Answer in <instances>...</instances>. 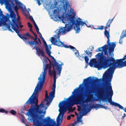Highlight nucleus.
I'll use <instances>...</instances> for the list:
<instances>
[{
	"mask_svg": "<svg viewBox=\"0 0 126 126\" xmlns=\"http://www.w3.org/2000/svg\"><path fill=\"white\" fill-rule=\"evenodd\" d=\"M97 58V61H96V58L91 59L89 63V65L91 67L93 66L98 70L109 68L105 73L103 78L105 82L101 87L99 91L100 93L93 94L97 91L96 87L89 85L88 84L92 82L94 84L99 83L101 79H99L96 78L95 79H93L91 77L84 79L82 83L80 84L78 87L74 89L72 92V94H113V92L111 84L112 75H109V73H113L116 68L109 62L110 60L107 58L106 56L103 55L102 52L99 53L95 55Z\"/></svg>",
	"mask_w": 126,
	"mask_h": 126,
	"instance_id": "nucleus-1",
	"label": "nucleus"
},
{
	"mask_svg": "<svg viewBox=\"0 0 126 126\" xmlns=\"http://www.w3.org/2000/svg\"><path fill=\"white\" fill-rule=\"evenodd\" d=\"M38 95H32L30 98V103L31 104H35V105H32L29 108L27 113V115L30 116L32 119L33 122L34 123L37 122L39 123L40 120L43 118L46 113V111H43L41 109H44L45 108V109L47 108L45 107L44 104V100L42 101L41 104L38 105V100L37 98L33 99H31V97L33 96Z\"/></svg>",
	"mask_w": 126,
	"mask_h": 126,
	"instance_id": "nucleus-2",
	"label": "nucleus"
},
{
	"mask_svg": "<svg viewBox=\"0 0 126 126\" xmlns=\"http://www.w3.org/2000/svg\"><path fill=\"white\" fill-rule=\"evenodd\" d=\"M75 16V13H71L70 11L68 13L66 14L65 19L64 18L62 20V22L64 23L66 22V21L68 22V23H66L65 25V27H67V30L68 32H69L73 27L75 29V27L76 26L77 28L76 32L79 33L80 31V25L82 27L84 24L88 27H91L90 25L88 26L85 22L82 21V19L80 17H78L76 19Z\"/></svg>",
	"mask_w": 126,
	"mask_h": 126,
	"instance_id": "nucleus-3",
	"label": "nucleus"
},
{
	"mask_svg": "<svg viewBox=\"0 0 126 126\" xmlns=\"http://www.w3.org/2000/svg\"><path fill=\"white\" fill-rule=\"evenodd\" d=\"M109 43L110 44H111V45L110 46L108 44L109 46L108 52V48L107 45L106 44L102 47V51L104 52L103 55L105 56L107 58H109L110 59L109 62L115 68H120L124 67L123 58L122 59L115 60L113 57L114 55L113 52L116 46L115 43L113 42L112 43L110 42Z\"/></svg>",
	"mask_w": 126,
	"mask_h": 126,
	"instance_id": "nucleus-4",
	"label": "nucleus"
},
{
	"mask_svg": "<svg viewBox=\"0 0 126 126\" xmlns=\"http://www.w3.org/2000/svg\"><path fill=\"white\" fill-rule=\"evenodd\" d=\"M66 27L61 28L59 29H57L56 32L58 31V32L56 34L54 35L53 37H51L50 41L54 45L58 46L60 47H64L66 48H69L70 49H72L74 51H76L75 53V55H76L77 53L79 55V52L78 50H76L75 47L71 46H68L67 45L64 44L60 40V37L61 34L63 35L65 34L66 32H68L67 31V28L66 29L65 28Z\"/></svg>",
	"mask_w": 126,
	"mask_h": 126,
	"instance_id": "nucleus-5",
	"label": "nucleus"
},
{
	"mask_svg": "<svg viewBox=\"0 0 126 126\" xmlns=\"http://www.w3.org/2000/svg\"><path fill=\"white\" fill-rule=\"evenodd\" d=\"M85 96L84 95H71L67 99L68 101L63 100L61 102L68 108H71L72 101L76 104H84Z\"/></svg>",
	"mask_w": 126,
	"mask_h": 126,
	"instance_id": "nucleus-6",
	"label": "nucleus"
},
{
	"mask_svg": "<svg viewBox=\"0 0 126 126\" xmlns=\"http://www.w3.org/2000/svg\"><path fill=\"white\" fill-rule=\"evenodd\" d=\"M48 65V64H47L46 65L45 69L44 70V72L43 73L42 77V75L41 74L40 77L38 78V82L32 94H39L41 92L45 81L46 75V71L47 69Z\"/></svg>",
	"mask_w": 126,
	"mask_h": 126,
	"instance_id": "nucleus-7",
	"label": "nucleus"
},
{
	"mask_svg": "<svg viewBox=\"0 0 126 126\" xmlns=\"http://www.w3.org/2000/svg\"><path fill=\"white\" fill-rule=\"evenodd\" d=\"M10 15V14L8 13L6 14V16L4 15L3 14L2 11L0 9V27L2 26L3 24L2 29L3 30H8L12 32H14L11 29L10 25H8L6 23V22L9 21Z\"/></svg>",
	"mask_w": 126,
	"mask_h": 126,
	"instance_id": "nucleus-8",
	"label": "nucleus"
},
{
	"mask_svg": "<svg viewBox=\"0 0 126 126\" xmlns=\"http://www.w3.org/2000/svg\"><path fill=\"white\" fill-rule=\"evenodd\" d=\"M9 16V21H8L10 23L8 25H10V27L11 25H15L16 28H19V24H18L17 22L19 21V17L16 18V14L13 11H11Z\"/></svg>",
	"mask_w": 126,
	"mask_h": 126,
	"instance_id": "nucleus-9",
	"label": "nucleus"
},
{
	"mask_svg": "<svg viewBox=\"0 0 126 126\" xmlns=\"http://www.w3.org/2000/svg\"><path fill=\"white\" fill-rule=\"evenodd\" d=\"M59 106L60 108L59 110L60 113L57 118V124L60 125L63 120V116L66 111L67 108L61 102L59 104Z\"/></svg>",
	"mask_w": 126,
	"mask_h": 126,
	"instance_id": "nucleus-10",
	"label": "nucleus"
},
{
	"mask_svg": "<svg viewBox=\"0 0 126 126\" xmlns=\"http://www.w3.org/2000/svg\"><path fill=\"white\" fill-rule=\"evenodd\" d=\"M101 96L102 97V99L101 100H100V101H102L105 102L107 101L110 103V104L115 107H117L121 109H123L124 108L123 107L120 105L119 104L116 102H115L112 101V97L113 95H102Z\"/></svg>",
	"mask_w": 126,
	"mask_h": 126,
	"instance_id": "nucleus-11",
	"label": "nucleus"
},
{
	"mask_svg": "<svg viewBox=\"0 0 126 126\" xmlns=\"http://www.w3.org/2000/svg\"><path fill=\"white\" fill-rule=\"evenodd\" d=\"M84 104H88V102L93 101H99L102 99V97L100 95H84Z\"/></svg>",
	"mask_w": 126,
	"mask_h": 126,
	"instance_id": "nucleus-12",
	"label": "nucleus"
},
{
	"mask_svg": "<svg viewBox=\"0 0 126 126\" xmlns=\"http://www.w3.org/2000/svg\"><path fill=\"white\" fill-rule=\"evenodd\" d=\"M35 49L36 50V54L39 56H41L43 57H46L49 62L50 64L51 65V61L45 55L44 52L43 50L42 47L40 48L38 46H35L32 49Z\"/></svg>",
	"mask_w": 126,
	"mask_h": 126,
	"instance_id": "nucleus-13",
	"label": "nucleus"
},
{
	"mask_svg": "<svg viewBox=\"0 0 126 126\" xmlns=\"http://www.w3.org/2000/svg\"><path fill=\"white\" fill-rule=\"evenodd\" d=\"M63 65V63H62L60 64H57V66H54L53 67V66H52L53 69L52 71H51L50 73H49V75L50 76L52 75L53 77L56 76L55 71V70H56L58 71V75L60 76L62 69V66Z\"/></svg>",
	"mask_w": 126,
	"mask_h": 126,
	"instance_id": "nucleus-14",
	"label": "nucleus"
},
{
	"mask_svg": "<svg viewBox=\"0 0 126 126\" xmlns=\"http://www.w3.org/2000/svg\"><path fill=\"white\" fill-rule=\"evenodd\" d=\"M82 105V107L79 106H78L77 110L78 111H83L84 112L83 115H85L86 114L91 111L90 108L87 109V107L88 106V104H84L81 105Z\"/></svg>",
	"mask_w": 126,
	"mask_h": 126,
	"instance_id": "nucleus-15",
	"label": "nucleus"
},
{
	"mask_svg": "<svg viewBox=\"0 0 126 126\" xmlns=\"http://www.w3.org/2000/svg\"><path fill=\"white\" fill-rule=\"evenodd\" d=\"M12 27V29L17 34V35L24 41H26L28 39V38L25 37V34H19V31L18 30L19 28H17L15 25H11Z\"/></svg>",
	"mask_w": 126,
	"mask_h": 126,
	"instance_id": "nucleus-16",
	"label": "nucleus"
},
{
	"mask_svg": "<svg viewBox=\"0 0 126 126\" xmlns=\"http://www.w3.org/2000/svg\"><path fill=\"white\" fill-rule=\"evenodd\" d=\"M11 0H0V3L1 5L4 4L6 9L9 10L11 8V5L9 3Z\"/></svg>",
	"mask_w": 126,
	"mask_h": 126,
	"instance_id": "nucleus-17",
	"label": "nucleus"
},
{
	"mask_svg": "<svg viewBox=\"0 0 126 126\" xmlns=\"http://www.w3.org/2000/svg\"><path fill=\"white\" fill-rule=\"evenodd\" d=\"M45 95V98L44 99V102H47L45 104L46 105H48L49 104V101H51L53 98L55 96V95Z\"/></svg>",
	"mask_w": 126,
	"mask_h": 126,
	"instance_id": "nucleus-18",
	"label": "nucleus"
},
{
	"mask_svg": "<svg viewBox=\"0 0 126 126\" xmlns=\"http://www.w3.org/2000/svg\"><path fill=\"white\" fill-rule=\"evenodd\" d=\"M110 29L109 28L108 31H105L104 32V34L105 36L107 37V38L108 39L107 43V44H108L109 46H110L111 45V44H110L109 43V42H110Z\"/></svg>",
	"mask_w": 126,
	"mask_h": 126,
	"instance_id": "nucleus-19",
	"label": "nucleus"
},
{
	"mask_svg": "<svg viewBox=\"0 0 126 126\" xmlns=\"http://www.w3.org/2000/svg\"><path fill=\"white\" fill-rule=\"evenodd\" d=\"M15 2L16 4H17L19 6V8L21 9L22 11H25V10H26L27 11V10L25 6H24V8H23V5L20 2L16 0L15 1Z\"/></svg>",
	"mask_w": 126,
	"mask_h": 126,
	"instance_id": "nucleus-20",
	"label": "nucleus"
},
{
	"mask_svg": "<svg viewBox=\"0 0 126 126\" xmlns=\"http://www.w3.org/2000/svg\"><path fill=\"white\" fill-rule=\"evenodd\" d=\"M52 86V91L49 93V94H55L56 88V83H53Z\"/></svg>",
	"mask_w": 126,
	"mask_h": 126,
	"instance_id": "nucleus-21",
	"label": "nucleus"
},
{
	"mask_svg": "<svg viewBox=\"0 0 126 126\" xmlns=\"http://www.w3.org/2000/svg\"><path fill=\"white\" fill-rule=\"evenodd\" d=\"M49 56L51 57V59H53V60L54 61V62L52 63V66H53V67L55 66H57V64H59L56 61L55 59H54L53 57L51 55V54L49 55Z\"/></svg>",
	"mask_w": 126,
	"mask_h": 126,
	"instance_id": "nucleus-22",
	"label": "nucleus"
},
{
	"mask_svg": "<svg viewBox=\"0 0 126 126\" xmlns=\"http://www.w3.org/2000/svg\"><path fill=\"white\" fill-rule=\"evenodd\" d=\"M70 6L68 2H66L65 4L63 5V8L65 12L66 11L67 9H69Z\"/></svg>",
	"mask_w": 126,
	"mask_h": 126,
	"instance_id": "nucleus-23",
	"label": "nucleus"
},
{
	"mask_svg": "<svg viewBox=\"0 0 126 126\" xmlns=\"http://www.w3.org/2000/svg\"><path fill=\"white\" fill-rule=\"evenodd\" d=\"M113 19L114 18H113L111 19H109L106 25L108 26L109 28L110 27V24L113 21Z\"/></svg>",
	"mask_w": 126,
	"mask_h": 126,
	"instance_id": "nucleus-24",
	"label": "nucleus"
},
{
	"mask_svg": "<svg viewBox=\"0 0 126 126\" xmlns=\"http://www.w3.org/2000/svg\"><path fill=\"white\" fill-rule=\"evenodd\" d=\"M84 52L90 58L91 57L92 55V52H90V51H88L87 50H86V51H85Z\"/></svg>",
	"mask_w": 126,
	"mask_h": 126,
	"instance_id": "nucleus-25",
	"label": "nucleus"
},
{
	"mask_svg": "<svg viewBox=\"0 0 126 126\" xmlns=\"http://www.w3.org/2000/svg\"><path fill=\"white\" fill-rule=\"evenodd\" d=\"M82 113V112H79V114L80 115V117H79L78 116H77V121L79 122H80L81 121L80 120L82 117L83 116L81 114Z\"/></svg>",
	"mask_w": 126,
	"mask_h": 126,
	"instance_id": "nucleus-26",
	"label": "nucleus"
},
{
	"mask_svg": "<svg viewBox=\"0 0 126 126\" xmlns=\"http://www.w3.org/2000/svg\"><path fill=\"white\" fill-rule=\"evenodd\" d=\"M26 41H27V40H26V44H27L28 43L30 44V45H31V46H32L34 45V43H35L34 41H30L27 42Z\"/></svg>",
	"mask_w": 126,
	"mask_h": 126,
	"instance_id": "nucleus-27",
	"label": "nucleus"
},
{
	"mask_svg": "<svg viewBox=\"0 0 126 126\" xmlns=\"http://www.w3.org/2000/svg\"><path fill=\"white\" fill-rule=\"evenodd\" d=\"M25 37L26 36H28V38H30L31 40H33L34 38V37L31 35L28 32H26L25 33Z\"/></svg>",
	"mask_w": 126,
	"mask_h": 126,
	"instance_id": "nucleus-28",
	"label": "nucleus"
},
{
	"mask_svg": "<svg viewBox=\"0 0 126 126\" xmlns=\"http://www.w3.org/2000/svg\"><path fill=\"white\" fill-rule=\"evenodd\" d=\"M35 42V45H38L39 46L41 44V41L39 38H38V40L34 42Z\"/></svg>",
	"mask_w": 126,
	"mask_h": 126,
	"instance_id": "nucleus-29",
	"label": "nucleus"
},
{
	"mask_svg": "<svg viewBox=\"0 0 126 126\" xmlns=\"http://www.w3.org/2000/svg\"><path fill=\"white\" fill-rule=\"evenodd\" d=\"M45 49L47 54L48 55V56L51 54V52L49 49L48 47L46 48Z\"/></svg>",
	"mask_w": 126,
	"mask_h": 126,
	"instance_id": "nucleus-30",
	"label": "nucleus"
},
{
	"mask_svg": "<svg viewBox=\"0 0 126 126\" xmlns=\"http://www.w3.org/2000/svg\"><path fill=\"white\" fill-rule=\"evenodd\" d=\"M0 112L7 114L8 113V111L4 109H0Z\"/></svg>",
	"mask_w": 126,
	"mask_h": 126,
	"instance_id": "nucleus-31",
	"label": "nucleus"
},
{
	"mask_svg": "<svg viewBox=\"0 0 126 126\" xmlns=\"http://www.w3.org/2000/svg\"><path fill=\"white\" fill-rule=\"evenodd\" d=\"M104 27L103 26H99L97 28H94L93 29L95 30H102L103 29Z\"/></svg>",
	"mask_w": 126,
	"mask_h": 126,
	"instance_id": "nucleus-32",
	"label": "nucleus"
},
{
	"mask_svg": "<svg viewBox=\"0 0 126 126\" xmlns=\"http://www.w3.org/2000/svg\"><path fill=\"white\" fill-rule=\"evenodd\" d=\"M76 55L77 56V57H78L79 59L83 61L84 59V56H79V54L78 55V53H77Z\"/></svg>",
	"mask_w": 126,
	"mask_h": 126,
	"instance_id": "nucleus-33",
	"label": "nucleus"
},
{
	"mask_svg": "<svg viewBox=\"0 0 126 126\" xmlns=\"http://www.w3.org/2000/svg\"><path fill=\"white\" fill-rule=\"evenodd\" d=\"M88 107H89V106H87V109L90 108L91 109H91H92V108L95 109V105H94V104H93L92 105H91L90 106V108H89Z\"/></svg>",
	"mask_w": 126,
	"mask_h": 126,
	"instance_id": "nucleus-34",
	"label": "nucleus"
},
{
	"mask_svg": "<svg viewBox=\"0 0 126 126\" xmlns=\"http://www.w3.org/2000/svg\"><path fill=\"white\" fill-rule=\"evenodd\" d=\"M10 113L12 115H15L16 114V111L14 110H11L10 111Z\"/></svg>",
	"mask_w": 126,
	"mask_h": 126,
	"instance_id": "nucleus-35",
	"label": "nucleus"
},
{
	"mask_svg": "<svg viewBox=\"0 0 126 126\" xmlns=\"http://www.w3.org/2000/svg\"><path fill=\"white\" fill-rule=\"evenodd\" d=\"M84 59L86 63H88V61L89 60V58L87 56H85L84 57Z\"/></svg>",
	"mask_w": 126,
	"mask_h": 126,
	"instance_id": "nucleus-36",
	"label": "nucleus"
},
{
	"mask_svg": "<svg viewBox=\"0 0 126 126\" xmlns=\"http://www.w3.org/2000/svg\"><path fill=\"white\" fill-rule=\"evenodd\" d=\"M124 61L126 59V55H125L123 57ZM124 67L126 66V60L124 61Z\"/></svg>",
	"mask_w": 126,
	"mask_h": 126,
	"instance_id": "nucleus-37",
	"label": "nucleus"
},
{
	"mask_svg": "<svg viewBox=\"0 0 126 126\" xmlns=\"http://www.w3.org/2000/svg\"><path fill=\"white\" fill-rule=\"evenodd\" d=\"M59 12L57 9H56L54 10L53 11V14L56 15H57L58 14Z\"/></svg>",
	"mask_w": 126,
	"mask_h": 126,
	"instance_id": "nucleus-38",
	"label": "nucleus"
},
{
	"mask_svg": "<svg viewBox=\"0 0 126 126\" xmlns=\"http://www.w3.org/2000/svg\"><path fill=\"white\" fill-rule=\"evenodd\" d=\"M43 41V43L44 44V45L45 46V48H46L47 47H48V46H47V44L46 42L44 40V39L43 40H42Z\"/></svg>",
	"mask_w": 126,
	"mask_h": 126,
	"instance_id": "nucleus-39",
	"label": "nucleus"
},
{
	"mask_svg": "<svg viewBox=\"0 0 126 126\" xmlns=\"http://www.w3.org/2000/svg\"><path fill=\"white\" fill-rule=\"evenodd\" d=\"M37 33L38 34H39V35L40 37L41 38V39L42 40H43L44 39L42 37V34H41V33L39 32V31Z\"/></svg>",
	"mask_w": 126,
	"mask_h": 126,
	"instance_id": "nucleus-40",
	"label": "nucleus"
},
{
	"mask_svg": "<svg viewBox=\"0 0 126 126\" xmlns=\"http://www.w3.org/2000/svg\"><path fill=\"white\" fill-rule=\"evenodd\" d=\"M95 105V109L96 110L100 108V104H96Z\"/></svg>",
	"mask_w": 126,
	"mask_h": 126,
	"instance_id": "nucleus-41",
	"label": "nucleus"
},
{
	"mask_svg": "<svg viewBox=\"0 0 126 126\" xmlns=\"http://www.w3.org/2000/svg\"><path fill=\"white\" fill-rule=\"evenodd\" d=\"M35 27V29L36 30V32H39V29L37 26V24L35 25H34Z\"/></svg>",
	"mask_w": 126,
	"mask_h": 126,
	"instance_id": "nucleus-42",
	"label": "nucleus"
},
{
	"mask_svg": "<svg viewBox=\"0 0 126 126\" xmlns=\"http://www.w3.org/2000/svg\"><path fill=\"white\" fill-rule=\"evenodd\" d=\"M35 27V29L36 30V32H39V29L37 26V24L35 25H34Z\"/></svg>",
	"mask_w": 126,
	"mask_h": 126,
	"instance_id": "nucleus-43",
	"label": "nucleus"
},
{
	"mask_svg": "<svg viewBox=\"0 0 126 126\" xmlns=\"http://www.w3.org/2000/svg\"><path fill=\"white\" fill-rule=\"evenodd\" d=\"M15 11L16 12L17 11H18L19 8L18 7V6L17 5H16L15 6Z\"/></svg>",
	"mask_w": 126,
	"mask_h": 126,
	"instance_id": "nucleus-44",
	"label": "nucleus"
},
{
	"mask_svg": "<svg viewBox=\"0 0 126 126\" xmlns=\"http://www.w3.org/2000/svg\"><path fill=\"white\" fill-rule=\"evenodd\" d=\"M125 33V34L123 35H121L120 36V38L121 39L123 38L124 37H126V30Z\"/></svg>",
	"mask_w": 126,
	"mask_h": 126,
	"instance_id": "nucleus-45",
	"label": "nucleus"
},
{
	"mask_svg": "<svg viewBox=\"0 0 126 126\" xmlns=\"http://www.w3.org/2000/svg\"><path fill=\"white\" fill-rule=\"evenodd\" d=\"M32 19H31L30 18V20H31L33 22V24L34 25H35L36 24V23L35 22V21L33 19L32 17Z\"/></svg>",
	"mask_w": 126,
	"mask_h": 126,
	"instance_id": "nucleus-46",
	"label": "nucleus"
},
{
	"mask_svg": "<svg viewBox=\"0 0 126 126\" xmlns=\"http://www.w3.org/2000/svg\"><path fill=\"white\" fill-rule=\"evenodd\" d=\"M28 26L29 28H32V26L30 22H28Z\"/></svg>",
	"mask_w": 126,
	"mask_h": 126,
	"instance_id": "nucleus-47",
	"label": "nucleus"
},
{
	"mask_svg": "<svg viewBox=\"0 0 126 126\" xmlns=\"http://www.w3.org/2000/svg\"><path fill=\"white\" fill-rule=\"evenodd\" d=\"M98 51L97 50H96V52H101L102 50V47H99L98 48Z\"/></svg>",
	"mask_w": 126,
	"mask_h": 126,
	"instance_id": "nucleus-48",
	"label": "nucleus"
},
{
	"mask_svg": "<svg viewBox=\"0 0 126 126\" xmlns=\"http://www.w3.org/2000/svg\"><path fill=\"white\" fill-rule=\"evenodd\" d=\"M56 76H54L53 77V82L54 83H56Z\"/></svg>",
	"mask_w": 126,
	"mask_h": 126,
	"instance_id": "nucleus-49",
	"label": "nucleus"
},
{
	"mask_svg": "<svg viewBox=\"0 0 126 126\" xmlns=\"http://www.w3.org/2000/svg\"><path fill=\"white\" fill-rule=\"evenodd\" d=\"M50 66H51V65H50V64H49ZM51 66H50L49 67V68H48V72H49V73H50V71H51Z\"/></svg>",
	"mask_w": 126,
	"mask_h": 126,
	"instance_id": "nucleus-50",
	"label": "nucleus"
},
{
	"mask_svg": "<svg viewBox=\"0 0 126 126\" xmlns=\"http://www.w3.org/2000/svg\"><path fill=\"white\" fill-rule=\"evenodd\" d=\"M123 115L122 116V117L121 118V119H123L125 117H126V114L124 113Z\"/></svg>",
	"mask_w": 126,
	"mask_h": 126,
	"instance_id": "nucleus-51",
	"label": "nucleus"
},
{
	"mask_svg": "<svg viewBox=\"0 0 126 126\" xmlns=\"http://www.w3.org/2000/svg\"><path fill=\"white\" fill-rule=\"evenodd\" d=\"M108 26H105V27L104 28H105V31L108 30V29L109 28H108Z\"/></svg>",
	"mask_w": 126,
	"mask_h": 126,
	"instance_id": "nucleus-52",
	"label": "nucleus"
},
{
	"mask_svg": "<svg viewBox=\"0 0 126 126\" xmlns=\"http://www.w3.org/2000/svg\"><path fill=\"white\" fill-rule=\"evenodd\" d=\"M38 39V38H37V37H35V38H34L33 39V40L34 41H37L38 40L37 39Z\"/></svg>",
	"mask_w": 126,
	"mask_h": 126,
	"instance_id": "nucleus-53",
	"label": "nucleus"
},
{
	"mask_svg": "<svg viewBox=\"0 0 126 126\" xmlns=\"http://www.w3.org/2000/svg\"><path fill=\"white\" fill-rule=\"evenodd\" d=\"M67 119L68 120H70L71 119V116L69 115L67 117Z\"/></svg>",
	"mask_w": 126,
	"mask_h": 126,
	"instance_id": "nucleus-54",
	"label": "nucleus"
},
{
	"mask_svg": "<svg viewBox=\"0 0 126 126\" xmlns=\"http://www.w3.org/2000/svg\"><path fill=\"white\" fill-rule=\"evenodd\" d=\"M33 34L34 35L35 38L37 37V34L36 33H35L34 32H33Z\"/></svg>",
	"mask_w": 126,
	"mask_h": 126,
	"instance_id": "nucleus-55",
	"label": "nucleus"
},
{
	"mask_svg": "<svg viewBox=\"0 0 126 126\" xmlns=\"http://www.w3.org/2000/svg\"><path fill=\"white\" fill-rule=\"evenodd\" d=\"M30 31L32 33L34 32L32 31V28H30Z\"/></svg>",
	"mask_w": 126,
	"mask_h": 126,
	"instance_id": "nucleus-56",
	"label": "nucleus"
},
{
	"mask_svg": "<svg viewBox=\"0 0 126 126\" xmlns=\"http://www.w3.org/2000/svg\"><path fill=\"white\" fill-rule=\"evenodd\" d=\"M104 106L103 105H101V104H100V107L101 108H103Z\"/></svg>",
	"mask_w": 126,
	"mask_h": 126,
	"instance_id": "nucleus-57",
	"label": "nucleus"
},
{
	"mask_svg": "<svg viewBox=\"0 0 126 126\" xmlns=\"http://www.w3.org/2000/svg\"><path fill=\"white\" fill-rule=\"evenodd\" d=\"M103 108H104V109H109V108H108L106 106H104Z\"/></svg>",
	"mask_w": 126,
	"mask_h": 126,
	"instance_id": "nucleus-58",
	"label": "nucleus"
},
{
	"mask_svg": "<svg viewBox=\"0 0 126 126\" xmlns=\"http://www.w3.org/2000/svg\"><path fill=\"white\" fill-rule=\"evenodd\" d=\"M18 24L19 25H21V22L20 21H19V22H17Z\"/></svg>",
	"mask_w": 126,
	"mask_h": 126,
	"instance_id": "nucleus-59",
	"label": "nucleus"
},
{
	"mask_svg": "<svg viewBox=\"0 0 126 126\" xmlns=\"http://www.w3.org/2000/svg\"><path fill=\"white\" fill-rule=\"evenodd\" d=\"M94 49V47L93 46L92 48H91V51H92Z\"/></svg>",
	"mask_w": 126,
	"mask_h": 126,
	"instance_id": "nucleus-60",
	"label": "nucleus"
},
{
	"mask_svg": "<svg viewBox=\"0 0 126 126\" xmlns=\"http://www.w3.org/2000/svg\"><path fill=\"white\" fill-rule=\"evenodd\" d=\"M22 122L23 123L25 124V120L24 118H23L22 119Z\"/></svg>",
	"mask_w": 126,
	"mask_h": 126,
	"instance_id": "nucleus-61",
	"label": "nucleus"
},
{
	"mask_svg": "<svg viewBox=\"0 0 126 126\" xmlns=\"http://www.w3.org/2000/svg\"><path fill=\"white\" fill-rule=\"evenodd\" d=\"M23 25H19V27L20 28H22L23 27Z\"/></svg>",
	"mask_w": 126,
	"mask_h": 126,
	"instance_id": "nucleus-62",
	"label": "nucleus"
},
{
	"mask_svg": "<svg viewBox=\"0 0 126 126\" xmlns=\"http://www.w3.org/2000/svg\"><path fill=\"white\" fill-rule=\"evenodd\" d=\"M45 94H48L47 91L46 90L45 91Z\"/></svg>",
	"mask_w": 126,
	"mask_h": 126,
	"instance_id": "nucleus-63",
	"label": "nucleus"
},
{
	"mask_svg": "<svg viewBox=\"0 0 126 126\" xmlns=\"http://www.w3.org/2000/svg\"><path fill=\"white\" fill-rule=\"evenodd\" d=\"M123 110H124V111L125 112H126V108H125L124 109H123Z\"/></svg>",
	"mask_w": 126,
	"mask_h": 126,
	"instance_id": "nucleus-64",
	"label": "nucleus"
}]
</instances>
